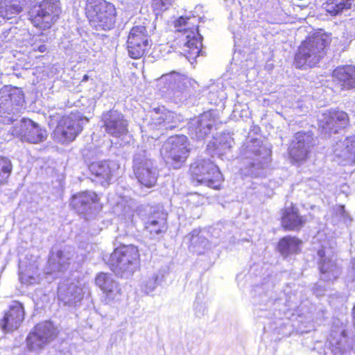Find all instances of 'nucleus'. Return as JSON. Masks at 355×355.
Listing matches in <instances>:
<instances>
[{"label": "nucleus", "mask_w": 355, "mask_h": 355, "mask_svg": "<svg viewBox=\"0 0 355 355\" xmlns=\"http://www.w3.org/2000/svg\"><path fill=\"white\" fill-rule=\"evenodd\" d=\"M271 150L263 144L261 140H247L240 148L239 158L242 168L252 176L260 175L259 170L266 167L270 161Z\"/></svg>", "instance_id": "obj_1"}, {"label": "nucleus", "mask_w": 355, "mask_h": 355, "mask_svg": "<svg viewBox=\"0 0 355 355\" xmlns=\"http://www.w3.org/2000/svg\"><path fill=\"white\" fill-rule=\"evenodd\" d=\"M329 37L316 33L306 38L298 48L294 64L298 69H306L315 66L326 54Z\"/></svg>", "instance_id": "obj_2"}, {"label": "nucleus", "mask_w": 355, "mask_h": 355, "mask_svg": "<svg viewBox=\"0 0 355 355\" xmlns=\"http://www.w3.org/2000/svg\"><path fill=\"white\" fill-rule=\"evenodd\" d=\"M198 20L194 16L180 17L174 21L175 31L182 34L180 42L183 45V53L191 63V60H195L200 53L202 54V37L199 33L198 26H195Z\"/></svg>", "instance_id": "obj_3"}, {"label": "nucleus", "mask_w": 355, "mask_h": 355, "mask_svg": "<svg viewBox=\"0 0 355 355\" xmlns=\"http://www.w3.org/2000/svg\"><path fill=\"white\" fill-rule=\"evenodd\" d=\"M86 16L96 31H109L116 21V8L105 0H87Z\"/></svg>", "instance_id": "obj_4"}, {"label": "nucleus", "mask_w": 355, "mask_h": 355, "mask_svg": "<svg viewBox=\"0 0 355 355\" xmlns=\"http://www.w3.org/2000/svg\"><path fill=\"white\" fill-rule=\"evenodd\" d=\"M139 254L137 248L132 245H123L111 254L109 266L112 271L121 277L128 278L138 268Z\"/></svg>", "instance_id": "obj_5"}, {"label": "nucleus", "mask_w": 355, "mask_h": 355, "mask_svg": "<svg viewBox=\"0 0 355 355\" xmlns=\"http://www.w3.org/2000/svg\"><path fill=\"white\" fill-rule=\"evenodd\" d=\"M188 139L186 136L170 137L162 145L160 155L166 165L173 168H180L189 156Z\"/></svg>", "instance_id": "obj_6"}, {"label": "nucleus", "mask_w": 355, "mask_h": 355, "mask_svg": "<svg viewBox=\"0 0 355 355\" xmlns=\"http://www.w3.org/2000/svg\"><path fill=\"white\" fill-rule=\"evenodd\" d=\"M190 171L193 182L214 189H219L223 176L218 166L209 159H197L191 164Z\"/></svg>", "instance_id": "obj_7"}, {"label": "nucleus", "mask_w": 355, "mask_h": 355, "mask_svg": "<svg viewBox=\"0 0 355 355\" xmlns=\"http://www.w3.org/2000/svg\"><path fill=\"white\" fill-rule=\"evenodd\" d=\"M60 12L58 0H43L32 10L29 15L35 26L47 29L56 22Z\"/></svg>", "instance_id": "obj_8"}, {"label": "nucleus", "mask_w": 355, "mask_h": 355, "mask_svg": "<svg viewBox=\"0 0 355 355\" xmlns=\"http://www.w3.org/2000/svg\"><path fill=\"white\" fill-rule=\"evenodd\" d=\"M85 121L76 113H71L69 116H63L53 132L55 140L62 144L74 140L82 131L83 125Z\"/></svg>", "instance_id": "obj_9"}, {"label": "nucleus", "mask_w": 355, "mask_h": 355, "mask_svg": "<svg viewBox=\"0 0 355 355\" xmlns=\"http://www.w3.org/2000/svg\"><path fill=\"white\" fill-rule=\"evenodd\" d=\"M11 134L22 141L38 144L44 141L47 137L45 129L31 119L23 118L16 121L10 130Z\"/></svg>", "instance_id": "obj_10"}, {"label": "nucleus", "mask_w": 355, "mask_h": 355, "mask_svg": "<svg viewBox=\"0 0 355 355\" xmlns=\"http://www.w3.org/2000/svg\"><path fill=\"white\" fill-rule=\"evenodd\" d=\"M186 79L182 76L171 72L157 78L159 94L167 99L180 98L186 89Z\"/></svg>", "instance_id": "obj_11"}, {"label": "nucleus", "mask_w": 355, "mask_h": 355, "mask_svg": "<svg viewBox=\"0 0 355 355\" xmlns=\"http://www.w3.org/2000/svg\"><path fill=\"white\" fill-rule=\"evenodd\" d=\"M349 123V117L346 112L341 110H327L318 119V130L324 137L336 134L346 128Z\"/></svg>", "instance_id": "obj_12"}, {"label": "nucleus", "mask_w": 355, "mask_h": 355, "mask_svg": "<svg viewBox=\"0 0 355 355\" xmlns=\"http://www.w3.org/2000/svg\"><path fill=\"white\" fill-rule=\"evenodd\" d=\"M126 44L128 55L133 59L140 58L152 45L146 28L144 26H133Z\"/></svg>", "instance_id": "obj_13"}, {"label": "nucleus", "mask_w": 355, "mask_h": 355, "mask_svg": "<svg viewBox=\"0 0 355 355\" xmlns=\"http://www.w3.org/2000/svg\"><path fill=\"white\" fill-rule=\"evenodd\" d=\"M57 336V331L51 322L44 321L37 324L34 331L26 338V345L30 351L37 352L52 341Z\"/></svg>", "instance_id": "obj_14"}, {"label": "nucleus", "mask_w": 355, "mask_h": 355, "mask_svg": "<svg viewBox=\"0 0 355 355\" xmlns=\"http://www.w3.org/2000/svg\"><path fill=\"white\" fill-rule=\"evenodd\" d=\"M4 96L2 95L1 98ZM0 112H7L8 115L3 119V123L6 124L12 123L17 121L16 114L19 112L24 103L23 91L17 87L10 88L5 96V102L0 99Z\"/></svg>", "instance_id": "obj_15"}, {"label": "nucleus", "mask_w": 355, "mask_h": 355, "mask_svg": "<svg viewBox=\"0 0 355 355\" xmlns=\"http://www.w3.org/2000/svg\"><path fill=\"white\" fill-rule=\"evenodd\" d=\"M313 146V137L311 132L296 133L288 147V154L291 161L296 163L304 162Z\"/></svg>", "instance_id": "obj_16"}, {"label": "nucleus", "mask_w": 355, "mask_h": 355, "mask_svg": "<svg viewBox=\"0 0 355 355\" xmlns=\"http://www.w3.org/2000/svg\"><path fill=\"white\" fill-rule=\"evenodd\" d=\"M25 311L21 303L12 301L8 309L3 312L0 320V328L5 333L12 332L17 329L24 320Z\"/></svg>", "instance_id": "obj_17"}, {"label": "nucleus", "mask_w": 355, "mask_h": 355, "mask_svg": "<svg viewBox=\"0 0 355 355\" xmlns=\"http://www.w3.org/2000/svg\"><path fill=\"white\" fill-rule=\"evenodd\" d=\"M318 266L320 270L321 280L334 281L340 275V268L335 262L331 250L322 247L318 251Z\"/></svg>", "instance_id": "obj_18"}, {"label": "nucleus", "mask_w": 355, "mask_h": 355, "mask_svg": "<svg viewBox=\"0 0 355 355\" xmlns=\"http://www.w3.org/2000/svg\"><path fill=\"white\" fill-rule=\"evenodd\" d=\"M73 257L74 252L71 249L64 248L55 253L51 252L45 268V273L53 275V278H57L58 276L54 274L66 270L73 260Z\"/></svg>", "instance_id": "obj_19"}, {"label": "nucleus", "mask_w": 355, "mask_h": 355, "mask_svg": "<svg viewBox=\"0 0 355 355\" xmlns=\"http://www.w3.org/2000/svg\"><path fill=\"white\" fill-rule=\"evenodd\" d=\"M102 121L106 132L114 137H121L127 132V122L123 115L116 110H111L103 114Z\"/></svg>", "instance_id": "obj_20"}, {"label": "nucleus", "mask_w": 355, "mask_h": 355, "mask_svg": "<svg viewBox=\"0 0 355 355\" xmlns=\"http://www.w3.org/2000/svg\"><path fill=\"white\" fill-rule=\"evenodd\" d=\"M215 124L216 119L212 112H205L189 122L190 135L196 139H202L210 133Z\"/></svg>", "instance_id": "obj_21"}, {"label": "nucleus", "mask_w": 355, "mask_h": 355, "mask_svg": "<svg viewBox=\"0 0 355 355\" xmlns=\"http://www.w3.org/2000/svg\"><path fill=\"white\" fill-rule=\"evenodd\" d=\"M96 284L104 294V301L109 304L117 301L121 295L119 284L113 279L111 274L101 272L95 279Z\"/></svg>", "instance_id": "obj_22"}, {"label": "nucleus", "mask_w": 355, "mask_h": 355, "mask_svg": "<svg viewBox=\"0 0 355 355\" xmlns=\"http://www.w3.org/2000/svg\"><path fill=\"white\" fill-rule=\"evenodd\" d=\"M97 202V195L93 191H87L74 195L71 205L79 214L87 216L96 209Z\"/></svg>", "instance_id": "obj_23"}, {"label": "nucleus", "mask_w": 355, "mask_h": 355, "mask_svg": "<svg viewBox=\"0 0 355 355\" xmlns=\"http://www.w3.org/2000/svg\"><path fill=\"white\" fill-rule=\"evenodd\" d=\"M115 168L116 164L114 162L107 161L92 162L89 166V171L93 175L92 181L102 185L110 183Z\"/></svg>", "instance_id": "obj_24"}, {"label": "nucleus", "mask_w": 355, "mask_h": 355, "mask_svg": "<svg viewBox=\"0 0 355 355\" xmlns=\"http://www.w3.org/2000/svg\"><path fill=\"white\" fill-rule=\"evenodd\" d=\"M334 155L341 158L342 164L355 163V135L346 137L336 142L334 147Z\"/></svg>", "instance_id": "obj_25"}, {"label": "nucleus", "mask_w": 355, "mask_h": 355, "mask_svg": "<svg viewBox=\"0 0 355 355\" xmlns=\"http://www.w3.org/2000/svg\"><path fill=\"white\" fill-rule=\"evenodd\" d=\"M331 351L334 355H342L350 348V343L347 339V333L345 326L338 327L331 330L329 338Z\"/></svg>", "instance_id": "obj_26"}, {"label": "nucleus", "mask_w": 355, "mask_h": 355, "mask_svg": "<svg viewBox=\"0 0 355 355\" xmlns=\"http://www.w3.org/2000/svg\"><path fill=\"white\" fill-rule=\"evenodd\" d=\"M86 291V287L81 288L74 284H71L67 288L64 285H61L58 287V295L59 300L65 304L73 305L83 298Z\"/></svg>", "instance_id": "obj_27"}, {"label": "nucleus", "mask_w": 355, "mask_h": 355, "mask_svg": "<svg viewBox=\"0 0 355 355\" xmlns=\"http://www.w3.org/2000/svg\"><path fill=\"white\" fill-rule=\"evenodd\" d=\"M133 167L135 175L141 184L146 187H152L155 184V178L153 172L148 168L147 162L143 163L139 155L134 157Z\"/></svg>", "instance_id": "obj_28"}, {"label": "nucleus", "mask_w": 355, "mask_h": 355, "mask_svg": "<svg viewBox=\"0 0 355 355\" xmlns=\"http://www.w3.org/2000/svg\"><path fill=\"white\" fill-rule=\"evenodd\" d=\"M333 77L343 89L355 87V67L346 65L337 67L333 72Z\"/></svg>", "instance_id": "obj_29"}, {"label": "nucleus", "mask_w": 355, "mask_h": 355, "mask_svg": "<svg viewBox=\"0 0 355 355\" xmlns=\"http://www.w3.org/2000/svg\"><path fill=\"white\" fill-rule=\"evenodd\" d=\"M304 223V220L298 214L297 208L293 207L285 209L282 218V224L285 230H298Z\"/></svg>", "instance_id": "obj_30"}, {"label": "nucleus", "mask_w": 355, "mask_h": 355, "mask_svg": "<svg viewBox=\"0 0 355 355\" xmlns=\"http://www.w3.org/2000/svg\"><path fill=\"white\" fill-rule=\"evenodd\" d=\"M31 0H0V16L11 19L13 15L22 11L23 7Z\"/></svg>", "instance_id": "obj_31"}, {"label": "nucleus", "mask_w": 355, "mask_h": 355, "mask_svg": "<svg viewBox=\"0 0 355 355\" xmlns=\"http://www.w3.org/2000/svg\"><path fill=\"white\" fill-rule=\"evenodd\" d=\"M354 0H326L322 8L331 16H337L348 11L352 7Z\"/></svg>", "instance_id": "obj_32"}, {"label": "nucleus", "mask_w": 355, "mask_h": 355, "mask_svg": "<svg viewBox=\"0 0 355 355\" xmlns=\"http://www.w3.org/2000/svg\"><path fill=\"white\" fill-rule=\"evenodd\" d=\"M175 114L166 110L157 107V126L164 128L166 130H172L176 126Z\"/></svg>", "instance_id": "obj_33"}, {"label": "nucleus", "mask_w": 355, "mask_h": 355, "mask_svg": "<svg viewBox=\"0 0 355 355\" xmlns=\"http://www.w3.org/2000/svg\"><path fill=\"white\" fill-rule=\"evenodd\" d=\"M300 244V241L295 237L285 236L279 241L278 249L282 255L287 256L297 252Z\"/></svg>", "instance_id": "obj_34"}, {"label": "nucleus", "mask_w": 355, "mask_h": 355, "mask_svg": "<svg viewBox=\"0 0 355 355\" xmlns=\"http://www.w3.org/2000/svg\"><path fill=\"white\" fill-rule=\"evenodd\" d=\"M12 171V164L8 158L0 157V184L4 183Z\"/></svg>", "instance_id": "obj_35"}, {"label": "nucleus", "mask_w": 355, "mask_h": 355, "mask_svg": "<svg viewBox=\"0 0 355 355\" xmlns=\"http://www.w3.org/2000/svg\"><path fill=\"white\" fill-rule=\"evenodd\" d=\"M162 207L159 205H157V214L159 211H161V214L159 216L160 218V227L159 229L157 230V234L161 232H164L167 230V223H166V219L168 214L166 211H164L162 210ZM159 222L157 220V225H158Z\"/></svg>", "instance_id": "obj_36"}, {"label": "nucleus", "mask_w": 355, "mask_h": 355, "mask_svg": "<svg viewBox=\"0 0 355 355\" xmlns=\"http://www.w3.org/2000/svg\"><path fill=\"white\" fill-rule=\"evenodd\" d=\"M335 216L344 223L351 222L349 214L345 211L344 205H338L335 208Z\"/></svg>", "instance_id": "obj_37"}, {"label": "nucleus", "mask_w": 355, "mask_h": 355, "mask_svg": "<svg viewBox=\"0 0 355 355\" xmlns=\"http://www.w3.org/2000/svg\"><path fill=\"white\" fill-rule=\"evenodd\" d=\"M144 234L153 239L155 236V219L152 218L149 221L145 222Z\"/></svg>", "instance_id": "obj_38"}, {"label": "nucleus", "mask_w": 355, "mask_h": 355, "mask_svg": "<svg viewBox=\"0 0 355 355\" xmlns=\"http://www.w3.org/2000/svg\"><path fill=\"white\" fill-rule=\"evenodd\" d=\"M220 145L221 146V148H223L224 150L227 149L230 150L232 147L234 142V139L232 138L231 135L227 134H224L221 138L220 139Z\"/></svg>", "instance_id": "obj_39"}, {"label": "nucleus", "mask_w": 355, "mask_h": 355, "mask_svg": "<svg viewBox=\"0 0 355 355\" xmlns=\"http://www.w3.org/2000/svg\"><path fill=\"white\" fill-rule=\"evenodd\" d=\"M173 0H157V12L168 10L172 5ZM158 13L157 12V15Z\"/></svg>", "instance_id": "obj_40"}, {"label": "nucleus", "mask_w": 355, "mask_h": 355, "mask_svg": "<svg viewBox=\"0 0 355 355\" xmlns=\"http://www.w3.org/2000/svg\"><path fill=\"white\" fill-rule=\"evenodd\" d=\"M155 278L153 277L152 279L149 281L146 284L142 285V291L146 293L147 295H153V292L155 288Z\"/></svg>", "instance_id": "obj_41"}, {"label": "nucleus", "mask_w": 355, "mask_h": 355, "mask_svg": "<svg viewBox=\"0 0 355 355\" xmlns=\"http://www.w3.org/2000/svg\"><path fill=\"white\" fill-rule=\"evenodd\" d=\"M19 279L23 284H33L36 282V277L33 275H29L26 273H21Z\"/></svg>", "instance_id": "obj_42"}, {"label": "nucleus", "mask_w": 355, "mask_h": 355, "mask_svg": "<svg viewBox=\"0 0 355 355\" xmlns=\"http://www.w3.org/2000/svg\"><path fill=\"white\" fill-rule=\"evenodd\" d=\"M349 277L352 282H355V262L353 263L351 270L349 272Z\"/></svg>", "instance_id": "obj_43"}, {"label": "nucleus", "mask_w": 355, "mask_h": 355, "mask_svg": "<svg viewBox=\"0 0 355 355\" xmlns=\"http://www.w3.org/2000/svg\"><path fill=\"white\" fill-rule=\"evenodd\" d=\"M322 288V286L320 285H318V284H316L315 286V288H314V292L315 293L316 295L318 296H320V295H322L324 292V288Z\"/></svg>", "instance_id": "obj_44"}, {"label": "nucleus", "mask_w": 355, "mask_h": 355, "mask_svg": "<svg viewBox=\"0 0 355 355\" xmlns=\"http://www.w3.org/2000/svg\"><path fill=\"white\" fill-rule=\"evenodd\" d=\"M34 49L35 51L37 50L41 53H44L46 50V47L44 44H41L37 49H36V47H34Z\"/></svg>", "instance_id": "obj_45"}, {"label": "nucleus", "mask_w": 355, "mask_h": 355, "mask_svg": "<svg viewBox=\"0 0 355 355\" xmlns=\"http://www.w3.org/2000/svg\"><path fill=\"white\" fill-rule=\"evenodd\" d=\"M352 315L353 324L355 327V304H354V307L352 309Z\"/></svg>", "instance_id": "obj_46"}, {"label": "nucleus", "mask_w": 355, "mask_h": 355, "mask_svg": "<svg viewBox=\"0 0 355 355\" xmlns=\"http://www.w3.org/2000/svg\"><path fill=\"white\" fill-rule=\"evenodd\" d=\"M123 206L122 203H118L115 207V212L117 213V209L121 208Z\"/></svg>", "instance_id": "obj_47"}, {"label": "nucleus", "mask_w": 355, "mask_h": 355, "mask_svg": "<svg viewBox=\"0 0 355 355\" xmlns=\"http://www.w3.org/2000/svg\"><path fill=\"white\" fill-rule=\"evenodd\" d=\"M128 209H126V208L125 207L124 210L122 211V213H119V214H123L124 216H126V215H128Z\"/></svg>", "instance_id": "obj_48"}, {"label": "nucleus", "mask_w": 355, "mask_h": 355, "mask_svg": "<svg viewBox=\"0 0 355 355\" xmlns=\"http://www.w3.org/2000/svg\"><path fill=\"white\" fill-rule=\"evenodd\" d=\"M87 80H88V76L87 75H85L84 77H83V81H86Z\"/></svg>", "instance_id": "obj_49"}]
</instances>
